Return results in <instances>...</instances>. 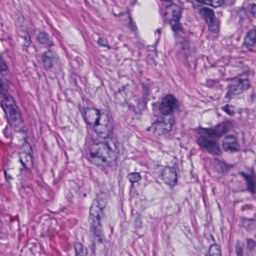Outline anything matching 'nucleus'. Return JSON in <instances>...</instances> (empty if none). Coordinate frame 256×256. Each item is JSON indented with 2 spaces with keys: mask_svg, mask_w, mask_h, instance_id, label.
<instances>
[{
  "mask_svg": "<svg viewBox=\"0 0 256 256\" xmlns=\"http://www.w3.org/2000/svg\"><path fill=\"white\" fill-rule=\"evenodd\" d=\"M230 124L228 122H223L212 128H200L198 131V136L196 144L201 150L215 156L221 153L220 145L212 138H218L230 129Z\"/></svg>",
  "mask_w": 256,
  "mask_h": 256,
  "instance_id": "obj_1",
  "label": "nucleus"
},
{
  "mask_svg": "<svg viewBox=\"0 0 256 256\" xmlns=\"http://www.w3.org/2000/svg\"><path fill=\"white\" fill-rule=\"evenodd\" d=\"M92 112L88 108H81L80 110L84 122L88 124H90L87 113L89 116H96L94 127L96 132L99 137L104 139L112 138L114 130V124L112 118L105 113H100V110L96 108H93Z\"/></svg>",
  "mask_w": 256,
  "mask_h": 256,
  "instance_id": "obj_2",
  "label": "nucleus"
},
{
  "mask_svg": "<svg viewBox=\"0 0 256 256\" xmlns=\"http://www.w3.org/2000/svg\"><path fill=\"white\" fill-rule=\"evenodd\" d=\"M160 12L164 21L170 23L174 32L178 34L182 32L179 22L181 16V10L179 6L174 4L168 5L162 4L160 7Z\"/></svg>",
  "mask_w": 256,
  "mask_h": 256,
  "instance_id": "obj_3",
  "label": "nucleus"
},
{
  "mask_svg": "<svg viewBox=\"0 0 256 256\" xmlns=\"http://www.w3.org/2000/svg\"><path fill=\"white\" fill-rule=\"evenodd\" d=\"M8 122L14 130L24 134V140L26 146H30L29 140L34 138V134L32 130L24 126V120L20 112L18 110L6 115Z\"/></svg>",
  "mask_w": 256,
  "mask_h": 256,
  "instance_id": "obj_4",
  "label": "nucleus"
},
{
  "mask_svg": "<svg viewBox=\"0 0 256 256\" xmlns=\"http://www.w3.org/2000/svg\"><path fill=\"white\" fill-rule=\"evenodd\" d=\"M89 221L92 226L90 230L97 236L102 233L100 219L103 216V208L98 200H94L90 208Z\"/></svg>",
  "mask_w": 256,
  "mask_h": 256,
  "instance_id": "obj_5",
  "label": "nucleus"
},
{
  "mask_svg": "<svg viewBox=\"0 0 256 256\" xmlns=\"http://www.w3.org/2000/svg\"><path fill=\"white\" fill-rule=\"evenodd\" d=\"M0 94L2 100L0 106L6 116L18 111L14 98L8 92V86L0 79Z\"/></svg>",
  "mask_w": 256,
  "mask_h": 256,
  "instance_id": "obj_6",
  "label": "nucleus"
},
{
  "mask_svg": "<svg viewBox=\"0 0 256 256\" xmlns=\"http://www.w3.org/2000/svg\"><path fill=\"white\" fill-rule=\"evenodd\" d=\"M158 106L160 112L163 115L172 114L179 107L178 100L172 95L167 94L162 100L161 102L158 104H153L152 106L156 107Z\"/></svg>",
  "mask_w": 256,
  "mask_h": 256,
  "instance_id": "obj_7",
  "label": "nucleus"
},
{
  "mask_svg": "<svg viewBox=\"0 0 256 256\" xmlns=\"http://www.w3.org/2000/svg\"><path fill=\"white\" fill-rule=\"evenodd\" d=\"M174 122L173 118H170L166 121L164 118L160 117L152 124L150 128H148L147 130L152 129L156 136H161L170 132Z\"/></svg>",
  "mask_w": 256,
  "mask_h": 256,
  "instance_id": "obj_8",
  "label": "nucleus"
},
{
  "mask_svg": "<svg viewBox=\"0 0 256 256\" xmlns=\"http://www.w3.org/2000/svg\"><path fill=\"white\" fill-rule=\"evenodd\" d=\"M250 87V82L248 78H239L227 87L226 98L231 99L234 96L240 94Z\"/></svg>",
  "mask_w": 256,
  "mask_h": 256,
  "instance_id": "obj_9",
  "label": "nucleus"
},
{
  "mask_svg": "<svg viewBox=\"0 0 256 256\" xmlns=\"http://www.w3.org/2000/svg\"><path fill=\"white\" fill-rule=\"evenodd\" d=\"M162 176L166 182L170 186H174L177 182V174L175 168L166 167L162 172Z\"/></svg>",
  "mask_w": 256,
  "mask_h": 256,
  "instance_id": "obj_10",
  "label": "nucleus"
},
{
  "mask_svg": "<svg viewBox=\"0 0 256 256\" xmlns=\"http://www.w3.org/2000/svg\"><path fill=\"white\" fill-rule=\"evenodd\" d=\"M239 174L244 178L247 190L252 194H254L256 188V174L254 170H251L250 174H248L244 172H240Z\"/></svg>",
  "mask_w": 256,
  "mask_h": 256,
  "instance_id": "obj_11",
  "label": "nucleus"
},
{
  "mask_svg": "<svg viewBox=\"0 0 256 256\" xmlns=\"http://www.w3.org/2000/svg\"><path fill=\"white\" fill-rule=\"evenodd\" d=\"M222 146L224 151L230 152L237 151L240 148L237 138L232 136H228L226 137Z\"/></svg>",
  "mask_w": 256,
  "mask_h": 256,
  "instance_id": "obj_12",
  "label": "nucleus"
},
{
  "mask_svg": "<svg viewBox=\"0 0 256 256\" xmlns=\"http://www.w3.org/2000/svg\"><path fill=\"white\" fill-rule=\"evenodd\" d=\"M256 46V27H253L248 30L244 37V46L249 50H252V48Z\"/></svg>",
  "mask_w": 256,
  "mask_h": 256,
  "instance_id": "obj_13",
  "label": "nucleus"
},
{
  "mask_svg": "<svg viewBox=\"0 0 256 256\" xmlns=\"http://www.w3.org/2000/svg\"><path fill=\"white\" fill-rule=\"evenodd\" d=\"M42 60L45 69L50 68L54 62L58 60L57 56L52 51L48 50L42 55Z\"/></svg>",
  "mask_w": 256,
  "mask_h": 256,
  "instance_id": "obj_14",
  "label": "nucleus"
},
{
  "mask_svg": "<svg viewBox=\"0 0 256 256\" xmlns=\"http://www.w3.org/2000/svg\"><path fill=\"white\" fill-rule=\"evenodd\" d=\"M20 162L23 166L21 170H28L33 166L32 156L29 152H21L19 154Z\"/></svg>",
  "mask_w": 256,
  "mask_h": 256,
  "instance_id": "obj_15",
  "label": "nucleus"
},
{
  "mask_svg": "<svg viewBox=\"0 0 256 256\" xmlns=\"http://www.w3.org/2000/svg\"><path fill=\"white\" fill-rule=\"evenodd\" d=\"M199 13L206 22L212 20L216 18L213 11L208 8H204L200 9Z\"/></svg>",
  "mask_w": 256,
  "mask_h": 256,
  "instance_id": "obj_16",
  "label": "nucleus"
},
{
  "mask_svg": "<svg viewBox=\"0 0 256 256\" xmlns=\"http://www.w3.org/2000/svg\"><path fill=\"white\" fill-rule=\"evenodd\" d=\"M38 40L40 44L46 45L48 47L53 45V42L50 38L48 34L44 32L39 34L38 37Z\"/></svg>",
  "mask_w": 256,
  "mask_h": 256,
  "instance_id": "obj_17",
  "label": "nucleus"
},
{
  "mask_svg": "<svg viewBox=\"0 0 256 256\" xmlns=\"http://www.w3.org/2000/svg\"><path fill=\"white\" fill-rule=\"evenodd\" d=\"M220 246L218 244L211 245L210 247L208 254L206 256H220Z\"/></svg>",
  "mask_w": 256,
  "mask_h": 256,
  "instance_id": "obj_18",
  "label": "nucleus"
},
{
  "mask_svg": "<svg viewBox=\"0 0 256 256\" xmlns=\"http://www.w3.org/2000/svg\"><path fill=\"white\" fill-rule=\"evenodd\" d=\"M208 24L209 30L213 32L216 33L219 30L220 22L218 20L215 18L212 20L207 22Z\"/></svg>",
  "mask_w": 256,
  "mask_h": 256,
  "instance_id": "obj_19",
  "label": "nucleus"
},
{
  "mask_svg": "<svg viewBox=\"0 0 256 256\" xmlns=\"http://www.w3.org/2000/svg\"><path fill=\"white\" fill-rule=\"evenodd\" d=\"M74 249L76 256H86L87 254L86 250L84 248L82 244L80 242L75 244Z\"/></svg>",
  "mask_w": 256,
  "mask_h": 256,
  "instance_id": "obj_20",
  "label": "nucleus"
},
{
  "mask_svg": "<svg viewBox=\"0 0 256 256\" xmlns=\"http://www.w3.org/2000/svg\"><path fill=\"white\" fill-rule=\"evenodd\" d=\"M206 86L210 88H219L222 87L218 80L208 79L206 82Z\"/></svg>",
  "mask_w": 256,
  "mask_h": 256,
  "instance_id": "obj_21",
  "label": "nucleus"
},
{
  "mask_svg": "<svg viewBox=\"0 0 256 256\" xmlns=\"http://www.w3.org/2000/svg\"><path fill=\"white\" fill-rule=\"evenodd\" d=\"M127 178L132 184L138 182L142 178L138 172H131L128 175Z\"/></svg>",
  "mask_w": 256,
  "mask_h": 256,
  "instance_id": "obj_22",
  "label": "nucleus"
},
{
  "mask_svg": "<svg viewBox=\"0 0 256 256\" xmlns=\"http://www.w3.org/2000/svg\"><path fill=\"white\" fill-rule=\"evenodd\" d=\"M100 148H100V150L97 152H90V157L92 158H98L102 160V162H106V158L103 156V152H100Z\"/></svg>",
  "mask_w": 256,
  "mask_h": 256,
  "instance_id": "obj_23",
  "label": "nucleus"
},
{
  "mask_svg": "<svg viewBox=\"0 0 256 256\" xmlns=\"http://www.w3.org/2000/svg\"><path fill=\"white\" fill-rule=\"evenodd\" d=\"M224 0H206V2H205V4L216 8L222 5L224 3Z\"/></svg>",
  "mask_w": 256,
  "mask_h": 256,
  "instance_id": "obj_24",
  "label": "nucleus"
},
{
  "mask_svg": "<svg viewBox=\"0 0 256 256\" xmlns=\"http://www.w3.org/2000/svg\"><path fill=\"white\" fill-rule=\"evenodd\" d=\"M246 248L249 250H252L256 247V242L252 238H247Z\"/></svg>",
  "mask_w": 256,
  "mask_h": 256,
  "instance_id": "obj_25",
  "label": "nucleus"
},
{
  "mask_svg": "<svg viewBox=\"0 0 256 256\" xmlns=\"http://www.w3.org/2000/svg\"><path fill=\"white\" fill-rule=\"evenodd\" d=\"M180 40H178L180 43V47L182 50H186L189 48V42L183 38H180Z\"/></svg>",
  "mask_w": 256,
  "mask_h": 256,
  "instance_id": "obj_26",
  "label": "nucleus"
},
{
  "mask_svg": "<svg viewBox=\"0 0 256 256\" xmlns=\"http://www.w3.org/2000/svg\"><path fill=\"white\" fill-rule=\"evenodd\" d=\"M8 70V66L5 61L0 58V74H3L6 72Z\"/></svg>",
  "mask_w": 256,
  "mask_h": 256,
  "instance_id": "obj_27",
  "label": "nucleus"
},
{
  "mask_svg": "<svg viewBox=\"0 0 256 256\" xmlns=\"http://www.w3.org/2000/svg\"><path fill=\"white\" fill-rule=\"evenodd\" d=\"M24 39V46H28L31 44V38L30 36L28 34H26L24 36H22Z\"/></svg>",
  "mask_w": 256,
  "mask_h": 256,
  "instance_id": "obj_28",
  "label": "nucleus"
},
{
  "mask_svg": "<svg viewBox=\"0 0 256 256\" xmlns=\"http://www.w3.org/2000/svg\"><path fill=\"white\" fill-rule=\"evenodd\" d=\"M222 110L224 111L227 114L230 116H232L234 114V112L233 110H231L228 104H226L222 108Z\"/></svg>",
  "mask_w": 256,
  "mask_h": 256,
  "instance_id": "obj_29",
  "label": "nucleus"
},
{
  "mask_svg": "<svg viewBox=\"0 0 256 256\" xmlns=\"http://www.w3.org/2000/svg\"><path fill=\"white\" fill-rule=\"evenodd\" d=\"M98 43L102 46L108 47V48H110L108 46V41L105 39H104L102 38H99L98 40Z\"/></svg>",
  "mask_w": 256,
  "mask_h": 256,
  "instance_id": "obj_30",
  "label": "nucleus"
},
{
  "mask_svg": "<svg viewBox=\"0 0 256 256\" xmlns=\"http://www.w3.org/2000/svg\"><path fill=\"white\" fill-rule=\"evenodd\" d=\"M102 148L106 152V154H108L112 150V148L107 142L102 144Z\"/></svg>",
  "mask_w": 256,
  "mask_h": 256,
  "instance_id": "obj_31",
  "label": "nucleus"
},
{
  "mask_svg": "<svg viewBox=\"0 0 256 256\" xmlns=\"http://www.w3.org/2000/svg\"><path fill=\"white\" fill-rule=\"evenodd\" d=\"M236 252L238 256H243V248L239 244L236 247Z\"/></svg>",
  "mask_w": 256,
  "mask_h": 256,
  "instance_id": "obj_32",
  "label": "nucleus"
},
{
  "mask_svg": "<svg viewBox=\"0 0 256 256\" xmlns=\"http://www.w3.org/2000/svg\"><path fill=\"white\" fill-rule=\"evenodd\" d=\"M3 133L4 136L7 138H10L12 136V132L10 131L9 127L8 126H6L4 130Z\"/></svg>",
  "mask_w": 256,
  "mask_h": 256,
  "instance_id": "obj_33",
  "label": "nucleus"
},
{
  "mask_svg": "<svg viewBox=\"0 0 256 256\" xmlns=\"http://www.w3.org/2000/svg\"><path fill=\"white\" fill-rule=\"evenodd\" d=\"M128 18L130 19V22L128 23V27L133 31H134L136 30V26L134 22H133L132 20L131 17L128 16Z\"/></svg>",
  "mask_w": 256,
  "mask_h": 256,
  "instance_id": "obj_34",
  "label": "nucleus"
},
{
  "mask_svg": "<svg viewBox=\"0 0 256 256\" xmlns=\"http://www.w3.org/2000/svg\"><path fill=\"white\" fill-rule=\"evenodd\" d=\"M250 12L254 17L256 18V4L250 5Z\"/></svg>",
  "mask_w": 256,
  "mask_h": 256,
  "instance_id": "obj_35",
  "label": "nucleus"
},
{
  "mask_svg": "<svg viewBox=\"0 0 256 256\" xmlns=\"http://www.w3.org/2000/svg\"><path fill=\"white\" fill-rule=\"evenodd\" d=\"M162 31V29L161 28H158L155 32V36L157 38V40H159L160 36V34Z\"/></svg>",
  "mask_w": 256,
  "mask_h": 256,
  "instance_id": "obj_36",
  "label": "nucleus"
},
{
  "mask_svg": "<svg viewBox=\"0 0 256 256\" xmlns=\"http://www.w3.org/2000/svg\"><path fill=\"white\" fill-rule=\"evenodd\" d=\"M252 220H248L246 218H244L242 220V224L244 226H246V224H250L251 222H252Z\"/></svg>",
  "mask_w": 256,
  "mask_h": 256,
  "instance_id": "obj_37",
  "label": "nucleus"
},
{
  "mask_svg": "<svg viewBox=\"0 0 256 256\" xmlns=\"http://www.w3.org/2000/svg\"><path fill=\"white\" fill-rule=\"evenodd\" d=\"M4 172L5 178L8 181L12 179V176L10 174H8L6 170L4 171Z\"/></svg>",
  "mask_w": 256,
  "mask_h": 256,
  "instance_id": "obj_38",
  "label": "nucleus"
},
{
  "mask_svg": "<svg viewBox=\"0 0 256 256\" xmlns=\"http://www.w3.org/2000/svg\"><path fill=\"white\" fill-rule=\"evenodd\" d=\"M141 224H142V222L140 220H137L136 222V225L138 226H141Z\"/></svg>",
  "mask_w": 256,
  "mask_h": 256,
  "instance_id": "obj_39",
  "label": "nucleus"
},
{
  "mask_svg": "<svg viewBox=\"0 0 256 256\" xmlns=\"http://www.w3.org/2000/svg\"><path fill=\"white\" fill-rule=\"evenodd\" d=\"M220 164H221L222 167H224V168H226V164L223 162H220Z\"/></svg>",
  "mask_w": 256,
  "mask_h": 256,
  "instance_id": "obj_40",
  "label": "nucleus"
},
{
  "mask_svg": "<svg viewBox=\"0 0 256 256\" xmlns=\"http://www.w3.org/2000/svg\"><path fill=\"white\" fill-rule=\"evenodd\" d=\"M234 2V0H230V3L232 4Z\"/></svg>",
  "mask_w": 256,
  "mask_h": 256,
  "instance_id": "obj_41",
  "label": "nucleus"
},
{
  "mask_svg": "<svg viewBox=\"0 0 256 256\" xmlns=\"http://www.w3.org/2000/svg\"><path fill=\"white\" fill-rule=\"evenodd\" d=\"M214 160H218L217 158H215Z\"/></svg>",
  "mask_w": 256,
  "mask_h": 256,
  "instance_id": "obj_42",
  "label": "nucleus"
},
{
  "mask_svg": "<svg viewBox=\"0 0 256 256\" xmlns=\"http://www.w3.org/2000/svg\"><path fill=\"white\" fill-rule=\"evenodd\" d=\"M255 237H256V235L255 236Z\"/></svg>",
  "mask_w": 256,
  "mask_h": 256,
  "instance_id": "obj_43",
  "label": "nucleus"
}]
</instances>
